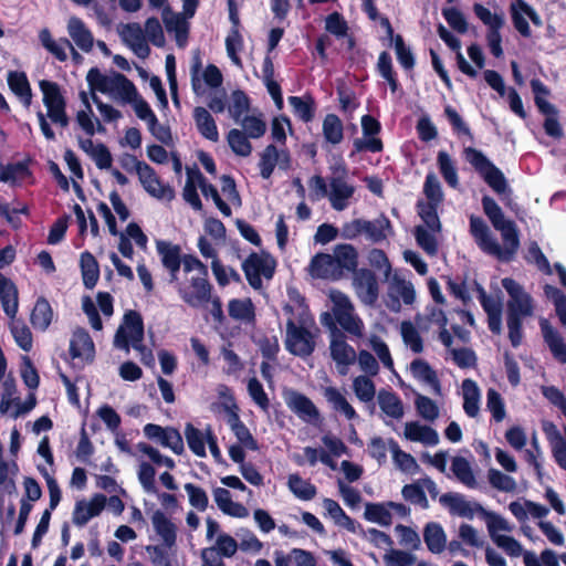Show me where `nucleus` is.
<instances>
[{
    "instance_id": "obj_1",
    "label": "nucleus",
    "mask_w": 566,
    "mask_h": 566,
    "mask_svg": "<svg viewBox=\"0 0 566 566\" xmlns=\"http://www.w3.org/2000/svg\"><path fill=\"white\" fill-rule=\"evenodd\" d=\"M481 202L491 224L501 232L504 245L499 244L486 222L475 214H471L469 218L470 234L482 252L495 256L501 262L509 263L514 260L521 245L517 226L513 220L505 219L501 207L492 197L485 195Z\"/></svg>"
},
{
    "instance_id": "obj_2",
    "label": "nucleus",
    "mask_w": 566,
    "mask_h": 566,
    "mask_svg": "<svg viewBox=\"0 0 566 566\" xmlns=\"http://www.w3.org/2000/svg\"><path fill=\"white\" fill-rule=\"evenodd\" d=\"M289 315L286 321L285 348L300 357L310 356L315 350V319L304 300L296 307L285 304L283 307Z\"/></svg>"
},
{
    "instance_id": "obj_3",
    "label": "nucleus",
    "mask_w": 566,
    "mask_h": 566,
    "mask_svg": "<svg viewBox=\"0 0 566 566\" xmlns=\"http://www.w3.org/2000/svg\"><path fill=\"white\" fill-rule=\"evenodd\" d=\"M358 269V251L349 243L336 244L333 254L316 253L308 266L315 279L339 281Z\"/></svg>"
},
{
    "instance_id": "obj_4",
    "label": "nucleus",
    "mask_w": 566,
    "mask_h": 566,
    "mask_svg": "<svg viewBox=\"0 0 566 566\" xmlns=\"http://www.w3.org/2000/svg\"><path fill=\"white\" fill-rule=\"evenodd\" d=\"M486 530L492 542L511 557H520L523 554L522 544L510 534L515 526L504 516L488 510H482Z\"/></svg>"
},
{
    "instance_id": "obj_5",
    "label": "nucleus",
    "mask_w": 566,
    "mask_h": 566,
    "mask_svg": "<svg viewBox=\"0 0 566 566\" xmlns=\"http://www.w3.org/2000/svg\"><path fill=\"white\" fill-rule=\"evenodd\" d=\"M465 160L483 178L486 185L497 195L509 191V185L503 171L496 167L481 150L467 147L463 150Z\"/></svg>"
},
{
    "instance_id": "obj_6",
    "label": "nucleus",
    "mask_w": 566,
    "mask_h": 566,
    "mask_svg": "<svg viewBox=\"0 0 566 566\" xmlns=\"http://www.w3.org/2000/svg\"><path fill=\"white\" fill-rule=\"evenodd\" d=\"M144 321L139 312L129 310L124 314L123 323L114 336V346L128 352L130 345L139 349L144 340Z\"/></svg>"
},
{
    "instance_id": "obj_7",
    "label": "nucleus",
    "mask_w": 566,
    "mask_h": 566,
    "mask_svg": "<svg viewBox=\"0 0 566 566\" xmlns=\"http://www.w3.org/2000/svg\"><path fill=\"white\" fill-rule=\"evenodd\" d=\"M276 260L269 252H251L242 262V271L254 290L263 286L262 277L271 280L275 274Z\"/></svg>"
},
{
    "instance_id": "obj_8",
    "label": "nucleus",
    "mask_w": 566,
    "mask_h": 566,
    "mask_svg": "<svg viewBox=\"0 0 566 566\" xmlns=\"http://www.w3.org/2000/svg\"><path fill=\"white\" fill-rule=\"evenodd\" d=\"M531 88L534 93V103L538 112L546 116L543 124L545 133L553 138H560L564 133L557 118L558 109L546 99L551 94L549 88L538 78L531 81Z\"/></svg>"
},
{
    "instance_id": "obj_9",
    "label": "nucleus",
    "mask_w": 566,
    "mask_h": 566,
    "mask_svg": "<svg viewBox=\"0 0 566 566\" xmlns=\"http://www.w3.org/2000/svg\"><path fill=\"white\" fill-rule=\"evenodd\" d=\"M321 323L328 328L331 333V355L337 365L348 366L356 360L355 349L346 343V337L335 322L329 312H324L321 315Z\"/></svg>"
},
{
    "instance_id": "obj_10",
    "label": "nucleus",
    "mask_w": 566,
    "mask_h": 566,
    "mask_svg": "<svg viewBox=\"0 0 566 566\" xmlns=\"http://www.w3.org/2000/svg\"><path fill=\"white\" fill-rule=\"evenodd\" d=\"M333 313H329L334 317L335 324L339 325L345 332L354 336L363 335V322L354 314V306L343 293L333 296Z\"/></svg>"
},
{
    "instance_id": "obj_11",
    "label": "nucleus",
    "mask_w": 566,
    "mask_h": 566,
    "mask_svg": "<svg viewBox=\"0 0 566 566\" xmlns=\"http://www.w3.org/2000/svg\"><path fill=\"white\" fill-rule=\"evenodd\" d=\"M212 285L209 282V273H201L192 276L189 285L179 284L178 293L181 300L193 308L209 303L211 300Z\"/></svg>"
},
{
    "instance_id": "obj_12",
    "label": "nucleus",
    "mask_w": 566,
    "mask_h": 566,
    "mask_svg": "<svg viewBox=\"0 0 566 566\" xmlns=\"http://www.w3.org/2000/svg\"><path fill=\"white\" fill-rule=\"evenodd\" d=\"M222 401L214 405L216 411H224L229 416V424L237 437L239 444H242L245 449L256 450L258 444L250 433L249 429L240 421L237 412L235 405L231 397L223 394Z\"/></svg>"
},
{
    "instance_id": "obj_13",
    "label": "nucleus",
    "mask_w": 566,
    "mask_h": 566,
    "mask_svg": "<svg viewBox=\"0 0 566 566\" xmlns=\"http://www.w3.org/2000/svg\"><path fill=\"white\" fill-rule=\"evenodd\" d=\"M502 286L507 292L510 300L506 303V312L524 316H532L534 305L532 296L526 293L521 284L512 277L502 280Z\"/></svg>"
},
{
    "instance_id": "obj_14",
    "label": "nucleus",
    "mask_w": 566,
    "mask_h": 566,
    "mask_svg": "<svg viewBox=\"0 0 566 566\" xmlns=\"http://www.w3.org/2000/svg\"><path fill=\"white\" fill-rule=\"evenodd\" d=\"M361 129L365 138H356L353 143L354 153H380L384 149L382 140L377 137L381 132L380 122L371 115L361 116Z\"/></svg>"
},
{
    "instance_id": "obj_15",
    "label": "nucleus",
    "mask_w": 566,
    "mask_h": 566,
    "mask_svg": "<svg viewBox=\"0 0 566 566\" xmlns=\"http://www.w3.org/2000/svg\"><path fill=\"white\" fill-rule=\"evenodd\" d=\"M137 176L143 188L154 198L171 201L175 198V190L169 185H164L155 169L147 163L137 164Z\"/></svg>"
},
{
    "instance_id": "obj_16",
    "label": "nucleus",
    "mask_w": 566,
    "mask_h": 566,
    "mask_svg": "<svg viewBox=\"0 0 566 566\" xmlns=\"http://www.w3.org/2000/svg\"><path fill=\"white\" fill-rule=\"evenodd\" d=\"M35 403L36 399L31 392L22 397L20 391H4L0 401V413L15 419L30 412Z\"/></svg>"
},
{
    "instance_id": "obj_17",
    "label": "nucleus",
    "mask_w": 566,
    "mask_h": 566,
    "mask_svg": "<svg viewBox=\"0 0 566 566\" xmlns=\"http://www.w3.org/2000/svg\"><path fill=\"white\" fill-rule=\"evenodd\" d=\"M353 284L365 304L373 305L379 295L378 281L375 273L366 268L357 269L353 273Z\"/></svg>"
},
{
    "instance_id": "obj_18",
    "label": "nucleus",
    "mask_w": 566,
    "mask_h": 566,
    "mask_svg": "<svg viewBox=\"0 0 566 566\" xmlns=\"http://www.w3.org/2000/svg\"><path fill=\"white\" fill-rule=\"evenodd\" d=\"M106 506V496L97 493L91 499H82L76 501L72 514V522L78 527L86 525L90 520L98 516Z\"/></svg>"
},
{
    "instance_id": "obj_19",
    "label": "nucleus",
    "mask_w": 566,
    "mask_h": 566,
    "mask_svg": "<svg viewBox=\"0 0 566 566\" xmlns=\"http://www.w3.org/2000/svg\"><path fill=\"white\" fill-rule=\"evenodd\" d=\"M144 433L147 438L159 441L161 446L170 449L176 454L184 452L181 434L174 428H163L158 424L148 423L144 427Z\"/></svg>"
},
{
    "instance_id": "obj_20",
    "label": "nucleus",
    "mask_w": 566,
    "mask_h": 566,
    "mask_svg": "<svg viewBox=\"0 0 566 566\" xmlns=\"http://www.w3.org/2000/svg\"><path fill=\"white\" fill-rule=\"evenodd\" d=\"M70 354L73 359H78L82 363H92L94 360L95 345L85 328L77 327L73 331L70 340Z\"/></svg>"
},
{
    "instance_id": "obj_21",
    "label": "nucleus",
    "mask_w": 566,
    "mask_h": 566,
    "mask_svg": "<svg viewBox=\"0 0 566 566\" xmlns=\"http://www.w3.org/2000/svg\"><path fill=\"white\" fill-rule=\"evenodd\" d=\"M440 503L446 506L450 514L472 520L476 513H482L483 507L469 501L460 493H446L441 495Z\"/></svg>"
},
{
    "instance_id": "obj_22",
    "label": "nucleus",
    "mask_w": 566,
    "mask_h": 566,
    "mask_svg": "<svg viewBox=\"0 0 566 566\" xmlns=\"http://www.w3.org/2000/svg\"><path fill=\"white\" fill-rule=\"evenodd\" d=\"M346 172V168L344 167L340 176L332 177L329 180V201L332 207L337 211L344 210L348 205V200L355 193V187L347 184L345 180Z\"/></svg>"
},
{
    "instance_id": "obj_23",
    "label": "nucleus",
    "mask_w": 566,
    "mask_h": 566,
    "mask_svg": "<svg viewBox=\"0 0 566 566\" xmlns=\"http://www.w3.org/2000/svg\"><path fill=\"white\" fill-rule=\"evenodd\" d=\"M403 437L408 441L418 442L426 447H434L439 443L440 438L438 432L419 421H409L405 423Z\"/></svg>"
},
{
    "instance_id": "obj_24",
    "label": "nucleus",
    "mask_w": 566,
    "mask_h": 566,
    "mask_svg": "<svg viewBox=\"0 0 566 566\" xmlns=\"http://www.w3.org/2000/svg\"><path fill=\"white\" fill-rule=\"evenodd\" d=\"M157 251L161 256V263L170 274V282L178 280V273L181 266V249L178 244H171L166 241L157 242Z\"/></svg>"
},
{
    "instance_id": "obj_25",
    "label": "nucleus",
    "mask_w": 566,
    "mask_h": 566,
    "mask_svg": "<svg viewBox=\"0 0 566 566\" xmlns=\"http://www.w3.org/2000/svg\"><path fill=\"white\" fill-rule=\"evenodd\" d=\"M0 303L4 314L13 319L19 310V291L9 277L0 273Z\"/></svg>"
},
{
    "instance_id": "obj_26",
    "label": "nucleus",
    "mask_w": 566,
    "mask_h": 566,
    "mask_svg": "<svg viewBox=\"0 0 566 566\" xmlns=\"http://www.w3.org/2000/svg\"><path fill=\"white\" fill-rule=\"evenodd\" d=\"M163 21L168 33H175L176 42L179 46L187 43L189 25L180 13H174L169 7L163 11Z\"/></svg>"
},
{
    "instance_id": "obj_27",
    "label": "nucleus",
    "mask_w": 566,
    "mask_h": 566,
    "mask_svg": "<svg viewBox=\"0 0 566 566\" xmlns=\"http://www.w3.org/2000/svg\"><path fill=\"white\" fill-rule=\"evenodd\" d=\"M322 504L326 514L337 526L343 527L353 534L363 532L360 524L349 517L336 501L332 499H324Z\"/></svg>"
},
{
    "instance_id": "obj_28",
    "label": "nucleus",
    "mask_w": 566,
    "mask_h": 566,
    "mask_svg": "<svg viewBox=\"0 0 566 566\" xmlns=\"http://www.w3.org/2000/svg\"><path fill=\"white\" fill-rule=\"evenodd\" d=\"M151 524L166 547L170 548L176 544L177 526L164 512L155 511L151 515Z\"/></svg>"
},
{
    "instance_id": "obj_29",
    "label": "nucleus",
    "mask_w": 566,
    "mask_h": 566,
    "mask_svg": "<svg viewBox=\"0 0 566 566\" xmlns=\"http://www.w3.org/2000/svg\"><path fill=\"white\" fill-rule=\"evenodd\" d=\"M543 337L554 358L559 363H566V344L560 334L551 326L547 319L543 318L539 323Z\"/></svg>"
},
{
    "instance_id": "obj_30",
    "label": "nucleus",
    "mask_w": 566,
    "mask_h": 566,
    "mask_svg": "<svg viewBox=\"0 0 566 566\" xmlns=\"http://www.w3.org/2000/svg\"><path fill=\"white\" fill-rule=\"evenodd\" d=\"M67 32L82 51L90 52L93 49V34L82 19L77 17H71L67 22Z\"/></svg>"
},
{
    "instance_id": "obj_31",
    "label": "nucleus",
    "mask_w": 566,
    "mask_h": 566,
    "mask_svg": "<svg viewBox=\"0 0 566 566\" xmlns=\"http://www.w3.org/2000/svg\"><path fill=\"white\" fill-rule=\"evenodd\" d=\"M39 86L43 94V104L48 109V114L50 112L66 109V101L57 83L42 80Z\"/></svg>"
},
{
    "instance_id": "obj_32",
    "label": "nucleus",
    "mask_w": 566,
    "mask_h": 566,
    "mask_svg": "<svg viewBox=\"0 0 566 566\" xmlns=\"http://www.w3.org/2000/svg\"><path fill=\"white\" fill-rule=\"evenodd\" d=\"M193 119L196 127L202 137L213 143L219 140V132L216 120L205 107H195Z\"/></svg>"
},
{
    "instance_id": "obj_33",
    "label": "nucleus",
    "mask_w": 566,
    "mask_h": 566,
    "mask_svg": "<svg viewBox=\"0 0 566 566\" xmlns=\"http://www.w3.org/2000/svg\"><path fill=\"white\" fill-rule=\"evenodd\" d=\"M410 374L420 384L431 389H441L436 370L424 359L416 358L412 360L410 364Z\"/></svg>"
},
{
    "instance_id": "obj_34",
    "label": "nucleus",
    "mask_w": 566,
    "mask_h": 566,
    "mask_svg": "<svg viewBox=\"0 0 566 566\" xmlns=\"http://www.w3.org/2000/svg\"><path fill=\"white\" fill-rule=\"evenodd\" d=\"M7 82L11 92L29 107L32 99V90L27 74L20 71H10Z\"/></svg>"
},
{
    "instance_id": "obj_35",
    "label": "nucleus",
    "mask_w": 566,
    "mask_h": 566,
    "mask_svg": "<svg viewBox=\"0 0 566 566\" xmlns=\"http://www.w3.org/2000/svg\"><path fill=\"white\" fill-rule=\"evenodd\" d=\"M423 541L432 554H440L447 547V534L437 522H430L424 526Z\"/></svg>"
},
{
    "instance_id": "obj_36",
    "label": "nucleus",
    "mask_w": 566,
    "mask_h": 566,
    "mask_svg": "<svg viewBox=\"0 0 566 566\" xmlns=\"http://www.w3.org/2000/svg\"><path fill=\"white\" fill-rule=\"evenodd\" d=\"M52 318L53 310L50 302L44 296L38 297L30 315L32 326L44 332L51 325Z\"/></svg>"
},
{
    "instance_id": "obj_37",
    "label": "nucleus",
    "mask_w": 566,
    "mask_h": 566,
    "mask_svg": "<svg viewBox=\"0 0 566 566\" xmlns=\"http://www.w3.org/2000/svg\"><path fill=\"white\" fill-rule=\"evenodd\" d=\"M80 268L84 286L88 290L94 289L99 279V266L95 256L84 251L80 258Z\"/></svg>"
},
{
    "instance_id": "obj_38",
    "label": "nucleus",
    "mask_w": 566,
    "mask_h": 566,
    "mask_svg": "<svg viewBox=\"0 0 566 566\" xmlns=\"http://www.w3.org/2000/svg\"><path fill=\"white\" fill-rule=\"evenodd\" d=\"M285 401L292 410L305 420H312L317 416L315 406L303 395L291 391L286 395Z\"/></svg>"
},
{
    "instance_id": "obj_39",
    "label": "nucleus",
    "mask_w": 566,
    "mask_h": 566,
    "mask_svg": "<svg viewBox=\"0 0 566 566\" xmlns=\"http://www.w3.org/2000/svg\"><path fill=\"white\" fill-rule=\"evenodd\" d=\"M123 34L125 40L130 42L132 49L139 56H146L149 53V46L145 42L144 31L138 23H127L124 27Z\"/></svg>"
},
{
    "instance_id": "obj_40",
    "label": "nucleus",
    "mask_w": 566,
    "mask_h": 566,
    "mask_svg": "<svg viewBox=\"0 0 566 566\" xmlns=\"http://www.w3.org/2000/svg\"><path fill=\"white\" fill-rule=\"evenodd\" d=\"M438 206L433 202H424V200H418L416 205L417 212L424 223L423 227L433 233L440 232L442 228L438 216Z\"/></svg>"
},
{
    "instance_id": "obj_41",
    "label": "nucleus",
    "mask_w": 566,
    "mask_h": 566,
    "mask_svg": "<svg viewBox=\"0 0 566 566\" xmlns=\"http://www.w3.org/2000/svg\"><path fill=\"white\" fill-rule=\"evenodd\" d=\"M208 429L201 431L195 428L191 423H187L185 428V437L189 449L200 458L206 457V444L208 442Z\"/></svg>"
},
{
    "instance_id": "obj_42",
    "label": "nucleus",
    "mask_w": 566,
    "mask_h": 566,
    "mask_svg": "<svg viewBox=\"0 0 566 566\" xmlns=\"http://www.w3.org/2000/svg\"><path fill=\"white\" fill-rule=\"evenodd\" d=\"M376 70L379 75L387 81L390 91L396 93L399 88V81L397 73L394 70L391 55L387 51L380 52Z\"/></svg>"
},
{
    "instance_id": "obj_43",
    "label": "nucleus",
    "mask_w": 566,
    "mask_h": 566,
    "mask_svg": "<svg viewBox=\"0 0 566 566\" xmlns=\"http://www.w3.org/2000/svg\"><path fill=\"white\" fill-rule=\"evenodd\" d=\"M81 98L86 109L78 111L76 114V122L80 127L88 135L93 136L95 132L98 133L105 132V127L101 124V122L96 118L97 127L95 128L94 122L92 119V106L87 98L85 92H81Z\"/></svg>"
},
{
    "instance_id": "obj_44",
    "label": "nucleus",
    "mask_w": 566,
    "mask_h": 566,
    "mask_svg": "<svg viewBox=\"0 0 566 566\" xmlns=\"http://www.w3.org/2000/svg\"><path fill=\"white\" fill-rule=\"evenodd\" d=\"M454 476L467 488L475 489L478 482L470 462L463 457H454L451 463Z\"/></svg>"
},
{
    "instance_id": "obj_45",
    "label": "nucleus",
    "mask_w": 566,
    "mask_h": 566,
    "mask_svg": "<svg viewBox=\"0 0 566 566\" xmlns=\"http://www.w3.org/2000/svg\"><path fill=\"white\" fill-rule=\"evenodd\" d=\"M287 488L293 495L302 501H310L316 495V486L308 480H304L298 474H290L287 479Z\"/></svg>"
},
{
    "instance_id": "obj_46",
    "label": "nucleus",
    "mask_w": 566,
    "mask_h": 566,
    "mask_svg": "<svg viewBox=\"0 0 566 566\" xmlns=\"http://www.w3.org/2000/svg\"><path fill=\"white\" fill-rule=\"evenodd\" d=\"M289 103L293 108L294 115L304 123L313 120L315 116V101L311 95L290 96Z\"/></svg>"
},
{
    "instance_id": "obj_47",
    "label": "nucleus",
    "mask_w": 566,
    "mask_h": 566,
    "mask_svg": "<svg viewBox=\"0 0 566 566\" xmlns=\"http://www.w3.org/2000/svg\"><path fill=\"white\" fill-rule=\"evenodd\" d=\"M32 176L29 168V161H18L13 164L2 165L0 163V181L1 182H15L19 179H25Z\"/></svg>"
},
{
    "instance_id": "obj_48",
    "label": "nucleus",
    "mask_w": 566,
    "mask_h": 566,
    "mask_svg": "<svg viewBox=\"0 0 566 566\" xmlns=\"http://www.w3.org/2000/svg\"><path fill=\"white\" fill-rule=\"evenodd\" d=\"M323 136L327 143L337 145L344 138V126L336 114H327L323 120Z\"/></svg>"
},
{
    "instance_id": "obj_49",
    "label": "nucleus",
    "mask_w": 566,
    "mask_h": 566,
    "mask_svg": "<svg viewBox=\"0 0 566 566\" xmlns=\"http://www.w3.org/2000/svg\"><path fill=\"white\" fill-rule=\"evenodd\" d=\"M228 312L231 318L237 321H253L255 317L254 305L250 298H232L228 303Z\"/></svg>"
},
{
    "instance_id": "obj_50",
    "label": "nucleus",
    "mask_w": 566,
    "mask_h": 566,
    "mask_svg": "<svg viewBox=\"0 0 566 566\" xmlns=\"http://www.w3.org/2000/svg\"><path fill=\"white\" fill-rule=\"evenodd\" d=\"M437 164L441 176L444 181L451 187L459 186L458 170L454 161L446 150H440L437 156Z\"/></svg>"
},
{
    "instance_id": "obj_51",
    "label": "nucleus",
    "mask_w": 566,
    "mask_h": 566,
    "mask_svg": "<svg viewBox=\"0 0 566 566\" xmlns=\"http://www.w3.org/2000/svg\"><path fill=\"white\" fill-rule=\"evenodd\" d=\"M390 452L395 465L400 471L411 475L416 474L419 471V465L416 459L411 454L402 451L397 442L390 443Z\"/></svg>"
},
{
    "instance_id": "obj_52",
    "label": "nucleus",
    "mask_w": 566,
    "mask_h": 566,
    "mask_svg": "<svg viewBox=\"0 0 566 566\" xmlns=\"http://www.w3.org/2000/svg\"><path fill=\"white\" fill-rule=\"evenodd\" d=\"M10 332L17 345L24 352L29 353L33 346V337L30 328L22 319H12Z\"/></svg>"
},
{
    "instance_id": "obj_53",
    "label": "nucleus",
    "mask_w": 566,
    "mask_h": 566,
    "mask_svg": "<svg viewBox=\"0 0 566 566\" xmlns=\"http://www.w3.org/2000/svg\"><path fill=\"white\" fill-rule=\"evenodd\" d=\"M18 473V464L14 461L0 462V493L11 495L15 492L13 478Z\"/></svg>"
},
{
    "instance_id": "obj_54",
    "label": "nucleus",
    "mask_w": 566,
    "mask_h": 566,
    "mask_svg": "<svg viewBox=\"0 0 566 566\" xmlns=\"http://www.w3.org/2000/svg\"><path fill=\"white\" fill-rule=\"evenodd\" d=\"M250 137L243 130L232 128L229 130L227 140L231 150L241 157H248L252 153V145L249 140Z\"/></svg>"
},
{
    "instance_id": "obj_55",
    "label": "nucleus",
    "mask_w": 566,
    "mask_h": 566,
    "mask_svg": "<svg viewBox=\"0 0 566 566\" xmlns=\"http://www.w3.org/2000/svg\"><path fill=\"white\" fill-rule=\"evenodd\" d=\"M364 517L371 523L380 526H389L391 522V512L386 503H367L365 505Z\"/></svg>"
},
{
    "instance_id": "obj_56",
    "label": "nucleus",
    "mask_w": 566,
    "mask_h": 566,
    "mask_svg": "<svg viewBox=\"0 0 566 566\" xmlns=\"http://www.w3.org/2000/svg\"><path fill=\"white\" fill-rule=\"evenodd\" d=\"M91 91H98L101 93H113V86L115 85V73L112 76L104 75L97 67H93L88 71L86 76Z\"/></svg>"
},
{
    "instance_id": "obj_57",
    "label": "nucleus",
    "mask_w": 566,
    "mask_h": 566,
    "mask_svg": "<svg viewBox=\"0 0 566 566\" xmlns=\"http://www.w3.org/2000/svg\"><path fill=\"white\" fill-rule=\"evenodd\" d=\"M413 235L419 248H421L429 256H436L439 245L434 233L423 226H416Z\"/></svg>"
},
{
    "instance_id": "obj_58",
    "label": "nucleus",
    "mask_w": 566,
    "mask_h": 566,
    "mask_svg": "<svg viewBox=\"0 0 566 566\" xmlns=\"http://www.w3.org/2000/svg\"><path fill=\"white\" fill-rule=\"evenodd\" d=\"M198 178L199 188L201 189L202 195L205 197H211L220 212L224 217H230L232 214V210L230 206L220 197L218 189L212 184L208 182V180L201 172H198Z\"/></svg>"
},
{
    "instance_id": "obj_59",
    "label": "nucleus",
    "mask_w": 566,
    "mask_h": 566,
    "mask_svg": "<svg viewBox=\"0 0 566 566\" xmlns=\"http://www.w3.org/2000/svg\"><path fill=\"white\" fill-rule=\"evenodd\" d=\"M380 409L388 417L399 419L403 416V407L400 399L391 391H380L378 396Z\"/></svg>"
},
{
    "instance_id": "obj_60",
    "label": "nucleus",
    "mask_w": 566,
    "mask_h": 566,
    "mask_svg": "<svg viewBox=\"0 0 566 566\" xmlns=\"http://www.w3.org/2000/svg\"><path fill=\"white\" fill-rule=\"evenodd\" d=\"M277 148L274 144L268 145L260 154L259 168L260 176L263 179H269L279 161Z\"/></svg>"
},
{
    "instance_id": "obj_61",
    "label": "nucleus",
    "mask_w": 566,
    "mask_h": 566,
    "mask_svg": "<svg viewBox=\"0 0 566 566\" xmlns=\"http://www.w3.org/2000/svg\"><path fill=\"white\" fill-rule=\"evenodd\" d=\"M139 464L137 470V478L138 481L143 488V490L146 493L155 494L157 493L156 482H155V475L156 471L155 468L144 461L143 459L137 458Z\"/></svg>"
},
{
    "instance_id": "obj_62",
    "label": "nucleus",
    "mask_w": 566,
    "mask_h": 566,
    "mask_svg": "<svg viewBox=\"0 0 566 566\" xmlns=\"http://www.w3.org/2000/svg\"><path fill=\"white\" fill-rule=\"evenodd\" d=\"M489 483L497 491L512 493L517 489V483L514 478L503 473L497 469H490L488 471Z\"/></svg>"
},
{
    "instance_id": "obj_63",
    "label": "nucleus",
    "mask_w": 566,
    "mask_h": 566,
    "mask_svg": "<svg viewBox=\"0 0 566 566\" xmlns=\"http://www.w3.org/2000/svg\"><path fill=\"white\" fill-rule=\"evenodd\" d=\"M39 40L43 48L48 50L56 60L60 62H64L67 60V54L65 52V45L59 41L53 40L52 34L49 29H42L39 33Z\"/></svg>"
},
{
    "instance_id": "obj_64",
    "label": "nucleus",
    "mask_w": 566,
    "mask_h": 566,
    "mask_svg": "<svg viewBox=\"0 0 566 566\" xmlns=\"http://www.w3.org/2000/svg\"><path fill=\"white\" fill-rule=\"evenodd\" d=\"M250 98L242 90H235L231 94V104L229 106L230 116L240 122L242 116L250 109Z\"/></svg>"
}]
</instances>
